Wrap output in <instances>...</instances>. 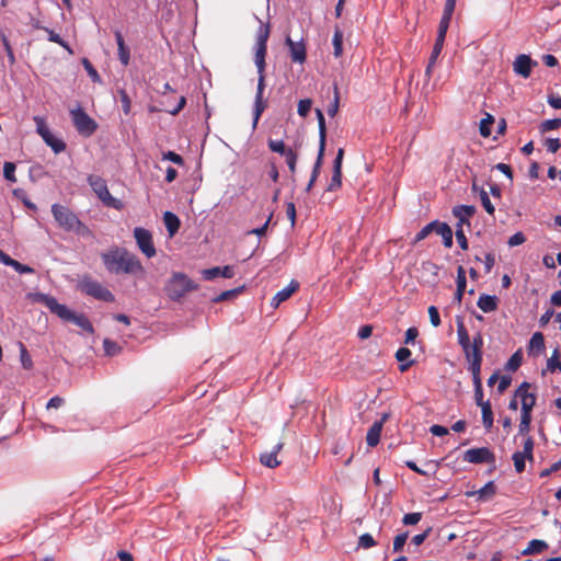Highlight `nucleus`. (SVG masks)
I'll return each instance as SVG.
<instances>
[{
    "mask_svg": "<svg viewBox=\"0 0 561 561\" xmlns=\"http://www.w3.org/2000/svg\"><path fill=\"white\" fill-rule=\"evenodd\" d=\"M457 340L466 359L469 363L468 369L472 371H481L483 360V336L481 332H477L472 340L461 318H457Z\"/></svg>",
    "mask_w": 561,
    "mask_h": 561,
    "instance_id": "1",
    "label": "nucleus"
},
{
    "mask_svg": "<svg viewBox=\"0 0 561 561\" xmlns=\"http://www.w3.org/2000/svg\"><path fill=\"white\" fill-rule=\"evenodd\" d=\"M101 259L110 273L138 274L144 272L139 259L124 248H111L101 254Z\"/></svg>",
    "mask_w": 561,
    "mask_h": 561,
    "instance_id": "2",
    "label": "nucleus"
},
{
    "mask_svg": "<svg viewBox=\"0 0 561 561\" xmlns=\"http://www.w3.org/2000/svg\"><path fill=\"white\" fill-rule=\"evenodd\" d=\"M35 301L44 305L51 313L56 314L61 320L72 322L90 334L94 333L93 325L85 314L75 313L66 305L59 304L55 297L46 294H36Z\"/></svg>",
    "mask_w": 561,
    "mask_h": 561,
    "instance_id": "3",
    "label": "nucleus"
},
{
    "mask_svg": "<svg viewBox=\"0 0 561 561\" xmlns=\"http://www.w3.org/2000/svg\"><path fill=\"white\" fill-rule=\"evenodd\" d=\"M199 288L193 279L182 272L172 273L164 286L165 295L173 301H180L186 294Z\"/></svg>",
    "mask_w": 561,
    "mask_h": 561,
    "instance_id": "4",
    "label": "nucleus"
},
{
    "mask_svg": "<svg viewBox=\"0 0 561 561\" xmlns=\"http://www.w3.org/2000/svg\"><path fill=\"white\" fill-rule=\"evenodd\" d=\"M51 213L55 220L66 231H73L81 236H88L91 233L88 226H85L75 213H72L66 206L54 204L51 206Z\"/></svg>",
    "mask_w": 561,
    "mask_h": 561,
    "instance_id": "5",
    "label": "nucleus"
},
{
    "mask_svg": "<svg viewBox=\"0 0 561 561\" xmlns=\"http://www.w3.org/2000/svg\"><path fill=\"white\" fill-rule=\"evenodd\" d=\"M88 183L95 195L106 206L117 210L123 209L124 204L122 201L113 197L107 188L106 181L99 175H89Z\"/></svg>",
    "mask_w": 561,
    "mask_h": 561,
    "instance_id": "6",
    "label": "nucleus"
},
{
    "mask_svg": "<svg viewBox=\"0 0 561 561\" xmlns=\"http://www.w3.org/2000/svg\"><path fill=\"white\" fill-rule=\"evenodd\" d=\"M70 116L76 130L81 136L90 137L95 133L98 128L96 122L90 117L81 106L71 108Z\"/></svg>",
    "mask_w": 561,
    "mask_h": 561,
    "instance_id": "7",
    "label": "nucleus"
},
{
    "mask_svg": "<svg viewBox=\"0 0 561 561\" xmlns=\"http://www.w3.org/2000/svg\"><path fill=\"white\" fill-rule=\"evenodd\" d=\"M79 288L85 295L91 296L98 300L105 302H113L115 300L114 295L105 286L90 277H84L79 283Z\"/></svg>",
    "mask_w": 561,
    "mask_h": 561,
    "instance_id": "8",
    "label": "nucleus"
},
{
    "mask_svg": "<svg viewBox=\"0 0 561 561\" xmlns=\"http://www.w3.org/2000/svg\"><path fill=\"white\" fill-rule=\"evenodd\" d=\"M37 134L43 138L45 144L51 148L55 153H60L66 149L64 140L55 137L49 130L46 121L42 116H34Z\"/></svg>",
    "mask_w": 561,
    "mask_h": 561,
    "instance_id": "9",
    "label": "nucleus"
},
{
    "mask_svg": "<svg viewBox=\"0 0 561 561\" xmlns=\"http://www.w3.org/2000/svg\"><path fill=\"white\" fill-rule=\"evenodd\" d=\"M270 37V24L260 25L256 34L255 65L256 67H265V56L267 51V39Z\"/></svg>",
    "mask_w": 561,
    "mask_h": 561,
    "instance_id": "10",
    "label": "nucleus"
},
{
    "mask_svg": "<svg viewBox=\"0 0 561 561\" xmlns=\"http://www.w3.org/2000/svg\"><path fill=\"white\" fill-rule=\"evenodd\" d=\"M134 237L136 239L139 250L147 257L150 259L156 255L157 251L152 241V234L149 230L141 227H137L134 229Z\"/></svg>",
    "mask_w": 561,
    "mask_h": 561,
    "instance_id": "11",
    "label": "nucleus"
},
{
    "mask_svg": "<svg viewBox=\"0 0 561 561\" xmlns=\"http://www.w3.org/2000/svg\"><path fill=\"white\" fill-rule=\"evenodd\" d=\"M259 73L257 88L255 94V104H254V126L257 124L262 113L265 111L267 103L263 99V92L265 89V76L264 70L265 67H256Z\"/></svg>",
    "mask_w": 561,
    "mask_h": 561,
    "instance_id": "12",
    "label": "nucleus"
},
{
    "mask_svg": "<svg viewBox=\"0 0 561 561\" xmlns=\"http://www.w3.org/2000/svg\"><path fill=\"white\" fill-rule=\"evenodd\" d=\"M463 460L470 463H493L495 456L488 447L471 448L465 451Z\"/></svg>",
    "mask_w": 561,
    "mask_h": 561,
    "instance_id": "13",
    "label": "nucleus"
},
{
    "mask_svg": "<svg viewBox=\"0 0 561 561\" xmlns=\"http://www.w3.org/2000/svg\"><path fill=\"white\" fill-rule=\"evenodd\" d=\"M537 65L538 62L533 60L529 55L520 54L513 62V70L516 75L527 79L531 75L533 67Z\"/></svg>",
    "mask_w": 561,
    "mask_h": 561,
    "instance_id": "14",
    "label": "nucleus"
},
{
    "mask_svg": "<svg viewBox=\"0 0 561 561\" xmlns=\"http://www.w3.org/2000/svg\"><path fill=\"white\" fill-rule=\"evenodd\" d=\"M530 385L523 382L515 391V397L520 398L522 401V413H530L536 404V396L528 392Z\"/></svg>",
    "mask_w": 561,
    "mask_h": 561,
    "instance_id": "15",
    "label": "nucleus"
},
{
    "mask_svg": "<svg viewBox=\"0 0 561 561\" xmlns=\"http://www.w3.org/2000/svg\"><path fill=\"white\" fill-rule=\"evenodd\" d=\"M344 158V149L340 148L337 150L336 157L333 162V174L331 181L328 185V191L334 192L339 190L342 185V162Z\"/></svg>",
    "mask_w": 561,
    "mask_h": 561,
    "instance_id": "16",
    "label": "nucleus"
},
{
    "mask_svg": "<svg viewBox=\"0 0 561 561\" xmlns=\"http://www.w3.org/2000/svg\"><path fill=\"white\" fill-rule=\"evenodd\" d=\"M286 45L289 48L290 58L294 62L304 64L307 53L304 42H294L289 36L286 37Z\"/></svg>",
    "mask_w": 561,
    "mask_h": 561,
    "instance_id": "17",
    "label": "nucleus"
},
{
    "mask_svg": "<svg viewBox=\"0 0 561 561\" xmlns=\"http://www.w3.org/2000/svg\"><path fill=\"white\" fill-rule=\"evenodd\" d=\"M299 288L297 280H291L286 287L276 293L271 300V306L277 308L282 302L286 301Z\"/></svg>",
    "mask_w": 561,
    "mask_h": 561,
    "instance_id": "18",
    "label": "nucleus"
},
{
    "mask_svg": "<svg viewBox=\"0 0 561 561\" xmlns=\"http://www.w3.org/2000/svg\"><path fill=\"white\" fill-rule=\"evenodd\" d=\"M202 275L206 280H213L214 278H216L218 276H221L225 278H232L234 276V270L230 265H225L222 267L216 266V267L203 270Z\"/></svg>",
    "mask_w": 561,
    "mask_h": 561,
    "instance_id": "19",
    "label": "nucleus"
},
{
    "mask_svg": "<svg viewBox=\"0 0 561 561\" xmlns=\"http://www.w3.org/2000/svg\"><path fill=\"white\" fill-rule=\"evenodd\" d=\"M476 214V207L472 205H459L453 208V215L458 218L461 226H470L469 219Z\"/></svg>",
    "mask_w": 561,
    "mask_h": 561,
    "instance_id": "20",
    "label": "nucleus"
},
{
    "mask_svg": "<svg viewBox=\"0 0 561 561\" xmlns=\"http://www.w3.org/2000/svg\"><path fill=\"white\" fill-rule=\"evenodd\" d=\"M496 493V485L493 481H489L484 486H482L478 491H468L466 492V496H478L480 501H488L492 499Z\"/></svg>",
    "mask_w": 561,
    "mask_h": 561,
    "instance_id": "21",
    "label": "nucleus"
},
{
    "mask_svg": "<svg viewBox=\"0 0 561 561\" xmlns=\"http://www.w3.org/2000/svg\"><path fill=\"white\" fill-rule=\"evenodd\" d=\"M115 39L118 48V59L123 66H127L130 59V51L127 45L125 44L123 34L121 31H115Z\"/></svg>",
    "mask_w": 561,
    "mask_h": 561,
    "instance_id": "22",
    "label": "nucleus"
},
{
    "mask_svg": "<svg viewBox=\"0 0 561 561\" xmlns=\"http://www.w3.org/2000/svg\"><path fill=\"white\" fill-rule=\"evenodd\" d=\"M316 115H317L318 126H319V151L318 152H324L325 151V142H327L325 119H324V115L320 108H316Z\"/></svg>",
    "mask_w": 561,
    "mask_h": 561,
    "instance_id": "23",
    "label": "nucleus"
},
{
    "mask_svg": "<svg viewBox=\"0 0 561 561\" xmlns=\"http://www.w3.org/2000/svg\"><path fill=\"white\" fill-rule=\"evenodd\" d=\"M411 355L412 353L408 347H400L396 352V359L400 363L399 370L401 373L407 371L414 364V360H409Z\"/></svg>",
    "mask_w": 561,
    "mask_h": 561,
    "instance_id": "24",
    "label": "nucleus"
},
{
    "mask_svg": "<svg viewBox=\"0 0 561 561\" xmlns=\"http://www.w3.org/2000/svg\"><path fill=\"white\" fill-rule=\"evenodd\" d=\"M497 302L499 299L496 296L482 294L480 295L477 305L483 312H492L497 309Z\"/></svg>",
    "mask_w": 561,
    "mask_h": 561,
    "instance_id": "25",
    "label": "nucleus"
},
{
    "mask_svg": "<svg viewBox=\"0 0 561 561\" xmlns=\"http://www.w3.org/2000/svg\"><path fill=\"white\" fill-rule=\"evenodd\" d=\"M457 289L455 294V299L460 304L462 300L463 293L466 290L467 286V279H466V270L463 266L459 265L457 268Z\"/></svg>",
    "mask_w": 561,
    "mask_h": 561,
    "instance_id": "26",
    "label": "nucleus"
},
{
    "mask_svg": "<svg viewBox=\"0 0 561 561\" xmlns=\"http://www.w3.org/2000/svg\"><path fill=\"white\" fill-rule=\"evenodd\" d=\"M435 232L440 236L446 248L453 247V230L447 224L437 221Z\"/></svg>",
    "mask_w": 561,
    "mask_h": 561,
    "instance_id": "27",
    "label": "nucleus"
},
{
    "mask_svg": "<svg viewBox=\"0 0 561 561\" xmlns=\"http://www.w3.org/2000/svg\"><path fill=\"white\" fill-rule=\"evenodd\" d=\"M472 382L474 387V401L477 405L481 407L485 403L483 401V389H482V381H481V371H472Z\"/></svg>",
    "mask_w": 561,
    "mask_h": 561,
    "instance_id": "28",
    "label": "nucleus"
},
{
    "mask_svg": "<svg viewBox=\"0 0 561 561\" xmlns=\"http://www.w3.org/2000/svg\"><path fill=\"white\" fill-rule=\"evenodd\" d=\"M381 431V423L374 422V424L369 427L366 435V442L369 447H375L379 444Z\"/></svg>",
    "mask_w": 561,
    "mask_h": 561,
    "instance_id": "29",
    "label": "nucleus"
},
{
    "mask_svg": "<svg viewBox=\"0 0 561 561\" xmlns=\"http://www.w3.org/2000/svg\"><path fill=\"white\" fill-rule=\"evenodd\" d=\"M548 549V543L541 539H533L528 542L526 549L522 551L523 556H530L536 553H541L542 551Z\"/></svg>",
    "mask_w": 561,
    "mask_h": 561,
    "instance_id": "30",
    "label": "nucleus"
},
{
    "mask_svg": "<svg viewBox=\"0 0 561 561\" xmlns=\"http://www.w3.org/2000/svg\"><path fill=\"white\" fill-rule=\"evenodd\" d=\"M163 221L170 236H173L180 229V219L176 215L171 211H165L163 215Z\"/></svg>",
    "mask_w": 561,
    "mask_h": 561,
    "instance_id": "31",
    "label": "nucleus"
},
{
    "mask_svg": "<svg viewBox=\"0 0 561 561\" xmlns=\"http://www.w3.org/2000/svg\"><path fill=\"white\" fill-rule=\"evenodd\" d=\"M283 444H277L275 450L272 453L262 454L260 457L261 462L268 468H276L280 462L277 460V453L282 449Z\"/></svg>",
    "mask_w": 561,
    "mask_h": 561,
    "instance_id": "32",
    "label": "nucleus"
},
{
    "mask_svg": "<svg viewBox=\"0 0 561 561\" xmlns=\"http://www.w3.org/2000/svg\"><path fill=\"white\" fill-rule=\"evenodd\" d=\"M480 408L482 412L483 426L489 431L493 426V411L490 401H485V403Z\"/></svg>",
    "mask_w": 561,
    "mask_h": 561,
    "instance_id": "33",
    "label": "nucleus"
},
{
    "mask_svg": "<svg viewBox=\"0 0 561 561\" xmlns=\"http://www.w3.org/2000/svg\"><path fill=\"white\" fill-rule=\"evenodd\" d=\"M323 157H324V152H318V157H317V160H316L313 169H312L311 178L306 187L307 192H309L311 190V187L313 186V184L316 183V181L320 174V170H321V167L323 163Z\"/></svg>",
    "mask_w": 561,
    "mask_h": 561,
    "instance_id": "34",
    "label": "nucleus"
},
{
    "mask_svg": "<svg viewBox=\"0 0 561 561\" xmlns=\"http://www.w3.org/2000/svg\"><path fill=\"white\" fill-rule=\"evenodd\" d=\"M529 351L541 353L545 351V337L541 332H536L533 334L529 341Z\"/></svg>",
    "mask_w": 561,
    "mask_h": 561,
    "instance_id": "35",
    "label": "nucleus"
},
{
    "mask_svg": "<svg viewBox=\"0 0 561 561\" xmlns=\"http://www.w3.org/2000/svg\"><path fill=\"white\" fill-rule=\"evenodd\" d=\"M332 44H333V55L334 57L339 58L342 56L343 54V32L339 28V27H335L334 30V35H333V39H332Z\"/></svg>",
    "mask_w": 561,
    "mask_h": 561,
    "instance_id": "36",
    "label": "nucleus"
},
{
    "mask_svg": "<svg viewBox=\"0 0 561 561\" xmlns=\"http://www.w3.org/2000/svg\"><path fill=\"white\" fill-rule=\"evenodd\" d=\"M19 351H20V360H21L22 367L26 370H31L34 365H33L32 357H31L26 346L24 345V343L19 342Z\"/></svg>",
    "mask_w": 561,
    "mask_h": 561,
    "instance_id": "37",
    "label": "nucleus"
},
{
    "mask_svg": "<svg viewBox=\"0 0 561 561\" xmlns=\"http://www.w3.org/2000/svg\"><path fill=\"white\" fill-rule=\"evenodd\" d=\"M43 30L48 34V41L56 43L60 45L62 48H65L70 55L73 54V50L68 45L67 42H65L57 33H55L53 30L48 27H43Z\"/></svg>",
    "mask_w": 561,
    "mask_h": 561,
    "instance_id": "38",
    "label": "nucleus"
},
{
    "mask_svg": "<svg viewBox=\"0 0 561 561\" xmlns=\"http://www.w3.org/2000/svg\"><path fill=\"white\" fill-rule=\"evenodd\" d=\"M268 148L271 151L273 152H277V153H280L283 156H286L287 154V151H290L291 149L290 148H287L284 144L283 140H273V139H270L268 142Z\"/></svg>",
    "mask_w": 561,
    "mask_h": 561,
    "instance_id": "39",
    "label": "nucleus"
},
{
    "mask_svg": "<svg viewBox=\"0 0 561 561\" xmlns=\"http://www.w3.org/2000/svg\"><path fill=\"white\" fill-rule=\"evenodd\" d=\"M437 226V221H432L424 226L415 236L414 242H420L424 240L430 233L435 231V228Z\"/></svg>",
    "mask_w": 561,
    "mask_h": 561,
    "instance_id": "40",
    "label": "nucleus"
},
{
    "mask_svg": "<svg viewBox=\"0 0 561 561\" xmlns=\"http://www.w3.org/2000/svg\"><path fill=\"white\" fill-rule=\"evenodd\" d=\"M560 127H561V118H553V119L543 121L540 124L539 129L541 133H547L550 130L558 129Z\"/></svg>",
    "mask_w": 561,
    "mask_h": 561,
    "instance_id": "41",
    "label": "nucleus"
},
{
    "mask_svg": "<svg viewBox=\"0 0 561 561\" xmlns=\"http://www.w3.org/2000/svg\"><path fill=\"white\" fill-rule=\"evenodd\" d=\"M494 123V117L490 114L480 122V134L482 137H489L491 135L490 126Z\"/></svg>",
    "mask_w": 561,
    "mask_h": 561,
    "instance_id": "42",
    "label": "nucleus"
},
{
    "mask_svg": "<svg viewBox=\"0 0 561 561\" xmlns=\"http://www.w3.org/2000/svg\"><path fill=\"white\" fill-rule=\"evenodd\" d=\"M450 20H451V16L444 15V14L442 15V19H440L439 25H438V31H437L438 38H442V39L446 38V34H447V31L449 27Z\"/></svg>",
    "mask_w": 561,
    "mask_h": 561,
    "instance_id": "43",
    "label": "nucleus"
},
{
    "mask_svg": "<svg viewBox=\"0 0 561 561\" xmlns=\"http://www.w3.org/2000/svg\"><path fill=\"white\" fill-rule=\"evenodd\" d=\"M547 368L553 373L556 370L561 371V360L559 359V351L554 350L551 357L547 362Z\"/></svg>",
    "mask_w": 561,
    "mask_h": 561,
    "instance_id": "44",
    "label": "nucleus"
},
{
    "mask_svg": "<svg viewBox=\"0 0 561 561\" xmlns=\"http://www.w3.org/2000/svg\"><path fill=\"white\" fill-rule=\"evenodd\" d=\"M480 199H481V204H482L483 208L485 209V211L489 215H494L495 208H494L493 204L491 203L488 193L483 188L480 190Z\"/></svg>",
    "mask_w": 561,
    "mask_h": 561,
    "instance_id": "45",
    "label": "nucleus"
},
{
    "mask_svg": "<svg viewBox=\"0 0 561 561\" xmlns=\"http://www.w3.org/2000/svg\"><path fill=\"white\" fill-rule=\"evenodd\" d=\"M513 461L516 472L522 473L525 470V460L527 459V456L524 454H520L519 451H516L513 454Z\"/></svg>",
    "mask_w": 561,
    "mask_h": 561,
    "instance_id": "46",
    "label": "nucleus"
},
{
    "mask_svg": "<svg viewBox=\"0 0 561 561\" xmlns=\"http://www.w3.org/2000/svg\"><path fill=\"white\" fill-rule=\"evenodd\" d=\"M15 164L13 162H4V165H3V175L5 178V180H8L9 182L11 183H15L16 182V178H15Z\"/></svg>",
    "mask_w": 561,
    "mask_h": 561,
    "instance_id": "47",
    "label": "nucleus"
},
{
    "mask_svg": "<svg viewBox=\"0 0 561 561\" xmlns=\"http://www.w3.org/2000/svg\"><path fill=\"white\" fill-rule=\"evenodd\" d=\"M103 347H104L105 354L110 355V356H114V355L118 354L121 351L119 345L116 342L111 341L108 339H105L103 341Z\"/></svg>",
    "mask_w": 561,
    "mask_h": 561,
    "instance_id": "48",
    "label": "nucleus"
},
{
    "mask_svg": "<svg viewBox=\"0 0 561 561\" xmlns=\"http://www.w3.org/2000/svg\"><path fill=\"white\" fill-rule=\"evenodd\" d=\"M530 422H531V414L530 413H522L519 428H518L520 435H526L529 432Z\"/></svg>",
    "mask_w": 561,
    "mask_h": 561,
    "instance_id": "49",
    "label": "nucleus"
},
{
    "mask_svg": "<svg viewBox=\"0 0 561 561\" xmlns=\"http://www.w3.org/2000/svg\"><path fill=\"white\" fill-rule=\"evenodd\" d=\"M455 234H456V239H457V242H458L459 247L462 250H467L468 249V240H467V238L465 236L461 222L457 224Z\"/></svg>",
    "mask_w": 561,
    "mask_h": 561,
    "instance_id": "50",
    "label": "nucleus"
},
{
    "mask_svg": "<svg viewBox=\"0 0 561 561\" xmlns=\"http://www.w3.org/2000/svg\"><path fill=\"white\" fill-rule=\"evenodd\" d=\"M444 43H445V39L436 37L434 47L432 49V54L430 56V60H432V64H436V61L442 53V49L444 47Z\"/></svg>",
    "mask_w": 561,
    "mask_h": 561,
    "instance_id": "51",
    "label": "nucleus"
},
{
    "mask_svg": "<svg viewBox=\"0 0 561 561\" xmlns=\"http://www.w3.org/2000/svg\"><path fill=\"white\" fill-rule=\"evenodd\" d=\"M377 545V542L375 541V539L373 538V536L370 534H363L359 538H358V547L363 548V549H369V548H373Z\"/></svg>",
    "mask_w": 561,
    "mask_h": 561,
    "instance_id": "52",
    "label": "nucleus"
},
{
    "mask_svg": "<svg viewBox=\"0 0 561 561\" xmlns=\"http://www.w3.org/2000/svg\"><path fill=\"white\" fill-rule=\"evenodd\" d=\"M408 537H409L408 531L399 534L394 537V539H393V551L394 552H400L403 549Z\"/></svg>",
    "mask_w": 561,
    "mask_h": 561,
    "instance_id": "53",
    "label": "nucleus"
},
{
    "mask_svg": "<svg viewBox=\"0 0 561 561\" xmlns=\"http://www.w3.org/2000/svg\"><path fill=\"white\" fill-rule=\"evenodd\" d=\"M82 65L84 69L87 70L89 77L93 82H100V75L98 73L96 69L93 67V65L87 59L83 58Z\"/></svg>",
    "mask_w": 561,
    "mask_h": 561,
    "instance_id": "54",
    "label": "nucleus"
},
{
    "mask_svg": "<svg viewBox=\"0 0 561 561\" xmlns=\"http://www.w3.org/2000/svg\"><path fill=\"white\" fill-rule=\"evenodd\" d=\"M119 96H121V103L123 112L128 115L130 113L131 108V101L128 96L127 92L124 89L118 90Z\"/></svg>",
    "mask_w": 561,
    "mask_h": 561,
    "instance_id": "55",
    "label": "nucleus"
},
{
    "mask_svg": "<svg viewBox=\"0 0 561 561\" xmlns=\"http://www.w3.org/2000/svg\"><path fill=\"white\" fill-rule=\"evenodd\" d=\"M312 106V101L310 99H304L298 102L297 112L301 117H306Z\"/></svg>",
    "mask_w": 561,
    "mask_h": 561,
    "instance_id": "56",
    "label": "nucleus"
},
{
    "mask_svg": "<svg viewBox=\"0 0 561 561\" xmlns=\"http://www.w3.org/2000/svg\"><path fill=\"white\" fill-rule=\"evenodd\" d=\"M522 354L520 352H516L514 353L511 358L508 359V362L506 363V368L508 370H512V371H515L522 364Z\"/></svg>",
    "mask_w": 561,
    "mask_h": 561,
    "instance_id": "57",
    "label": "nucleus"
},
{
    "mask_svg": "<svg viewBox=\"0 0 561 561\" xmlns=\"http://www.w3.org/2000/svg\"><path fill=\"white\" fill-rule=\"evenodd\" d=\"M422 518V513L415 512V513H408L403 516L402 523L403 525H416Z\"/></svg>",
    "mask_w": 561,
    "mask_h": 561,
    "instance_id": "58",
    "label": "nucleus"
},
{
    "mask_svg": "<svg viewBox=\"0 0 561 561\" xmlns=\"http://www.w3.org/2000/svg\"><path fill=\"white\" fill-rule=\"evenodd\" d=\"M533 449H534V439L528 436L526 440L524 442L523 451H519L520 454H524L527 456V459L533 460Z\"/></svg>",
    "mask_w": 561,
    "mask_h": 561,
    "instance_id": "59",
    "label": "nucleus"
},
{
    "mask_svg": "<svg viewBox=\"0 0 561 561\" xmlns=\"http://www.w3.org/2000/svg\"><path fill=\"white\" fill-rule=\"evenodd\" d=\"M428 316H430V321L434 328H437L440 325L439 312L435 306L428 307Z\"/></svg>",
    "mask_w": 561,
    "mask_h": 561,
    "instance_id": "60",
    "label": "nucleus"
},
{
    "mask_svg": "<svg viewBox=\"0 0 561 561\" xmlns=\"http://www.w3.org/2000/svg\"><path fill=\"white\" fill-rule=\"evenodd\" d=\"M286 163L289 168V171L291 173H295L296 171V162H297V153L291 149L290 151H287V154L285 156Z\"/></svg>",
    "mask_w": 561,
    "mask_h": 561,
    "instance_id": "61",
    "label": "nucleus"
},
{
    "mask_svg": "<svg viewBox=\"0 0 561 561\" xmlns=\"http://www.w3.org/2000/svg\"><path fill=\"white\" fill-rule=\"evenodd\" d=\"M525 241H526V238H525L524 233L519 231V232L514 233L512 237H510L507 244L510 247H516V245L523 244Z\"/></svg>",
    "mask_w": 561,
    "mask_h": 561,
    "instance_id": "62",
    "label": "nucleus"
},
{
    "mask_svg": "<svg viewBox=\"0 0 561 561\" xmlns=\"http://www.w3.org/2000/svg\"><path fill=\"white\" fill-rule=\"evenodd\" d=\"M163 159L169 160L179 165L184 164L183 158L174 151H168V152L163 153Z\"/></svg>",
    "mask_w": 561,
    "mask_h": 561,
    "instance_id": "63",
    "label": "nucleus"
},
{
    "mask_svg": "<svg viewBox=\"0 0 561 561\" xmlns=\"http://www.w3.org/2000/svg\"><path fill=\"white\" fill-rule=\"evenodd\" d=\"M547 150L554 153L561 148V141L559 138H549L546 140Z\"/></svg>",
    "mask_w": 561,
    "mask_h": 561,
    "instance_id": "64",
    "label": "nucleus"
}]
</instances>
